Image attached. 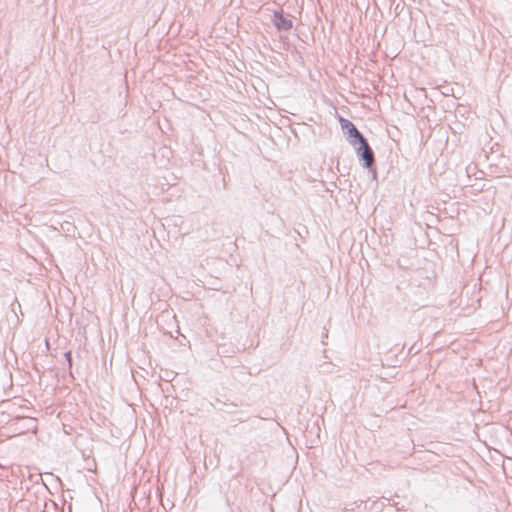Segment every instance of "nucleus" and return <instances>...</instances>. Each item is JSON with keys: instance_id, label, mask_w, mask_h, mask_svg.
<instances>
[{"instance_id": "nucleus-2", "label": "nucleus", "mask_w": 512, "mask_h": 512, "mask_svg": "<svg viewBox=\"0 0 512 512\" xmlns=\"http://www.w3.org/2000/svg\"><path fill=\"white\" fill-rule=\"evenodd\" d=\"M356 150L357 157L362 163V167H370L371 164L375 163L374 151L368 143V140H364L354 147Z\"/></svg>"}, {"instance_id": "nucleus-6", "label": "nucleus", "mask_w": 512, "mask_h": 512, "mask_svg": "<svg viewBox=\"0 0 512 512\" xmlns=\"http://www.w3.org/2000/svg\"><path fill=\"white\" fill-rule=\"evenodd\" d=\"M362 504H364L366 506V502L360 501V503L357 505V507H360Z\"/></svg>"}, {"instance_id": "nucleus-3", "label": "nucleus", "mask_w": 512, "mask_h": 512, "mask_svg": "<svg viewBox=\"0 0 512 512\" xmlns=\"http://www.w3.org/2000/svg\"><path fill=\"white\" fill-rule=\"evenodd\" d=\"M272 22L278 31H289L293 27L292 20L284 15L283 10L274 11Z\"/></svg>"}, {"instance_id": "nucleus-4", "label": "nucleus", "mask_w": 512, "mask_h": 512, "mask_svg": "<svg viewBox=\"0 0 512 512\" xmlns=\"http://www.w3.org/2000/svg\"><path fill=\"white\" fill-rule=\"evenodd\" d=\"M64 357L67 361L68 368H69V375L74 378L73 372H72V365H73V359H72V353L71 351H67L64 353Z\"/></svg>"}, {"instance_id": "nucleus-5", "label": "nucleus", "mask_w": 512, "mask_h": 512, "mask_svg": "<svg viewBox=\"0 0 512 512\" xmlns=\"http://www.w3.org/2000/svg\"><path fill=\"white\" fill-rule=\"evenodd\" d=\"M364 168L369 171V173L371 174L372 180L377 182L378 178H377V170H376V167H375V163L371 164L370 167H364Z\"/></svg>"}, {"instance_id": "nucleus-1", "label": "nucleus", "mask_w": 512, "mask_h": 512, "mask_svg": "<svg viewBox=\"0 0 512 512\" xmlns=\"http://www.w3.org/2000/svg\"><path fill=\"white\" fill-rule=\"evenodd\" d=\"M341 129L347 139V141L356 147L357 144L366 140L364 135L357 129L355 124L348 119L340 118Z\"/></svg>"}, {"instance_id": "nucleus-7", "label": "nucleus", "mask_w": 512, "mask_h": 512, "mask_svg": "<svg viewBox=\"0 0 512 512\" xmlns=\"http://www.w3.org/2000/svg\"><path fill=\"white\" fill-rule=\"evenodd\" d=\"M393 505L397 508V510H400V509H401L400 507H398V504H397V503H394Z\"/></svg>"}]
</instances>
